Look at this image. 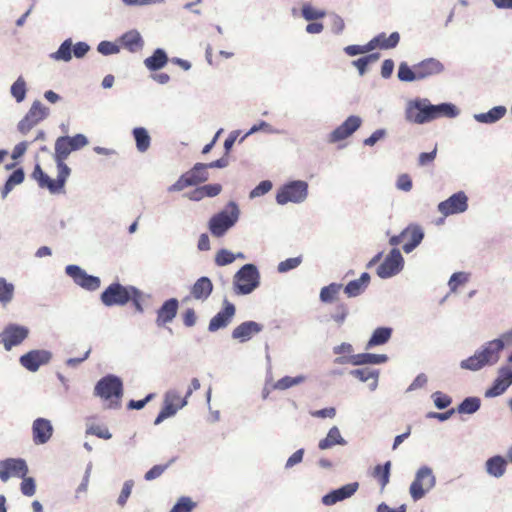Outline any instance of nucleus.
<instances>
[{
    "label": "nucleus",
    "instance_id": "1",
    "mask_svg": "<svg viewBox=\"0 0 512 512\" xmlns=\"http://www.w3.org/2000/svg\"><path fill=\"white\" fill-rule=\"evenodd\" d=\"M457 114L458 110L454 105L448 103L432 105L428 99L411 101L405 110L407 121L415 124H423L443 116L452 118Z\"/></svg>",
    "mask_w": 512,
    "mask_h": 512
},
{
    "label": "nucleus",
    "instance_id": "2",
    "mask_svg": "<svg viewBox=\"0 0 512 512\" xmlns=\"http://www.w3.org/2000/svg\"><path fill=\"white\" fill-rule=\"evenodd\" d=\"M504 348V343L501 339H495L487 342L480 351H477L473 356L462 360L460 363L461 368L476 371L485 365H493L498 362L500 352Z\"/></svg>",
    "mask_w": 512,
    "mask_h": 512
},
{
    "label": "nucleus",
    "instance_id": "3",
    "mask_svg": "<svg viewBox=\"0 0 512 512\" xmlns=\"http://www.w3.org/2000/svg\"><path fill=\"white\" fill-rule=\"evenodd\" d=\"M94 392L105 402L106 408L115 409L120 406L123 384L118 377L108 375L97 382Z\"/></svg>",
    "mask_w": 512,
    "mask_h": 512
},
{
    "label": "nucleus",
    "instance_id": "4",
    "mask_svg": "<svg viewBox=\"0 0 512 512\" xmlns=\"http://www.w3.org/2000/svg\"><path fill=\"white\" fill-rule=\"evenodd\" d=\"M239 208L235 202H229L225 209L211 217L209 230L214 237H222L239 218Z\"/></svg>",
    "mask_w": 512,
    "mask_h": 512
},
{
    "label": "nucleus",
    "instance_id": "5",
    "mask_svg": "<svg viewBox=\"0 0 512 512\" xmlns=\"http://www.w3.org/2000/svg\"><path fill=\"white\" fill-rule=\"evenodd\" d=\"M259 285V272L255 265L245 264L234 276L236 294H249Z\"/></svg>",
    "mask_w": 512,
    "mask_h": 512
},
{
    "label": "nucleus",
    "instance_id": "6",
    "mask_svg": "<svg viewBox=\"0 0 512 512\" xmlns=\"http://www.w3.org/2000/svg\"><path fill=\"white\" fill-rule=\"evenodd\" d=\"M208 178L209 173L205 170L204 163H196L190 170L183 173L174 184L168 187V192L182 191L187 187L203 183Z\"/></svg>",
    "mask_w": 512,
    "mask_h": 512
},
{
    "label": "nucleus",
    "instance_id": "7",
    "mask_svg": "<svg viewBox=\"0 0 512 512\" xmlns=\"http://www.w3.org/2000/svg\"><path fill=\"white\" fill-rule=\"evenodd\" d=\"M434 485L435 476L432 470L427 466L421 467L417 471L416 477L410 486L411 497L414 501L421 499Z\"/></svg>",
    "mask_w": 512,
    "mask_h": 512
},
{
    "label": "nucleus",
    "instance_id": "8",
    "mask_svg": "<svg viewBox=\"0 0 512 512\" xmlns=\"http://www.w3.org/2000/svg\"><path fill=\"white\" fill-rule=\"evenodd\" d=\"M133 286H122L112 283L101 294V301L105 306L125 305L130 301Z\"/></svg>",
    "mask_w": 512,
    "mask_h": 512
},
{
    "label": "nucleus",
    "instance_id": "9",
    "mask_svg": "<svg viewBox=\"0 0 512 512\" xmlns=\"http://www.w3.org/2000/svg\"><path fill=\"white\" fill-rule=\"evenodd\" d=\"M307 189L308 185L305 181H292L277 192L276 200L282 205L288 202H301L307 196Z\"/></svg>",
    "mask_w": 512,
    "mask_h": 512
},
{
    "label": "nucleus",
    "instance_id": "10",
    "mask_svg": "<svg viewBox=\"0 0 512 512\" xmlns=\"http://www.w3.org/2000/svg\"><path fill=\"white\" fill-rule=\"evenodd\" d=\"M186 395H181L175 390L167 391L164 395L163 407L156 417L154 424L158 425L165 419L175 415L178 410L183 408L187 404Z\"/></svg>",
    "mask_w": 512,
    "mask_h": 512
},
{
    "label": "nucleus",
    "instance_id": "11",
    "mask_svg": "<svg viewBox=\"0 0 512 512\" xmlns=\"http://www.w3.org/2000/svg\"><path fill=\"white\" fill-rule=\"evenodd\" d=\"M68 177V175L62 174V170H57V178L56 180H53L44 173L40 164H36L32 172V178L38 182V185L41 188H47L54 194L63 192Z\"/></svg>",
    "mask_w": 512,
    "mask_h": 512
},
{
    "label": "nucleus",
    "instance_id": "12",
    "mask_svg": "<svg viewBox=\"0 0 512 512\" xmlns=\"http://www.w3.org/2000/svg\"><path fill=\"white\" fill-rule=\"evenodd\" d=\"M48 108L40 101H35L25 117L18 123V130L22 134H27L34 126L46 118Z\"/></svg>",
    "mask_w": 512,
    "mask_h": 512
},
{
    "label": "nucleus",
    "instance_id": "13",
    "mask_svg": "<svg viewBox=\"0 0 512 512\" xmlns=\"http://www.w3.org/2000/svg\"><path fill=\"white\" fill-rule=\"evenodd\" d=\"M28 473V467L23 459L8 458L0 461V479L3 482L11 477L22 478Z\"/></svg>",
    "mask_w": 512,
    "mask_h": 512
},
{
    "label": "nucleus",
    "instance_id": "14",
    "mask_svg": "<svg viewBox=\"0 0 512 512\" xmlns=\"http://www.w3.org/2000/svg\"><path fill=\"white\" fill-rule=\"evenodd\" d=\"M402 267L403 257L397 248H393L377 268V275L383 279L389 278L399 273Z\"/></svg>",
    "mask_w": 512,
    "mask_h": 512
},
{
    "label": "nucleus",
    "instance_id": "15",
    "mask_svg": "<svg viewBox=\"0 0 512 512\" xmlns=\"http://www.w3.org/2000/svg\"><path fill=\"white\" fill-rule=\"evenodd\" d=\"M468 208V198L463 191L453 194L451 197L438 204V210L444 216L458 214Z\"/></svg>",
    "mask_w": 512,
    "mask_h": 512
},
{
    "label": "nucleus",
    "instance_id": "16",
    "mask_svg": "<svg viewBox=\"0 0 512 512\" xmlns=\"http://www.w3.org/2000/svg\"><path fill=\"white\" fill-rule=\"evenodd\" d=\"M65 270L66 274L70 276L77 285L86 290L95 291L100 287L101 282L98 277L88 275L77 265H68Z\"/></svg>",
    "mask_w": 512,
    "mask_h": 512
},
{
    "label": "nucleus",
    "instance_id": "17",
    "mask_svg": "<svg viewBox=\"0 0 512 512\" xmlns=\"http://www.w3.org/2000/svg\"><path fill=\"white\" fill-rule=\"evenodd\" d=\"M29 330L26 327L10 324L0 334L1 342L6 350L21 344L28 336Z\"/></svg>",
    "mask_w": 512,
    "mask_h": 512
},
{
    "label": "nucleus",
    "instance_id": "18",
    "mask_svg": "<svg viewBox=\"0 0 512 512\" xmlns=\"http://www.w3.org/2000/svg\"><path fill=\"white\" fill-rule=\"evenodd\" d=\"M361 123L362 120L360 117L355 115L349 116L340 126L329 134L328 142L337 143L347 139L361 126Z\"/></svg>",
    "mask_w": 512,
    "mask_h": 512
},
{
    "label": "nucleus",
    "instance_id": "19",
    "mask_svg": "<svg viewBox=\"0 0 512 512\" xmlns=\"http://www.w3.org/2000/svg\"><path fill=\"white\" fill-rule=\"evenodd\" d=\"M512 385V367L502 366L492 386L486 390L485 397L492 398L502 395Z\"/></svg>",
    "mask_w": 512,
    "mask_h": 512
},
{
    "label": "nucleus",
    "instance_id": "20",
    "mask_svg": "<svg viewBox=\"0 0 512 512\" xmlns=\"http://www.w3.org/2000/svg\"><path fill=\"white\" fill-rule=\"evenodd\" d=\"M72 151H74V149L70 147L68 136H61L56 140L54 158L57 164V170H62V174L68 176L71 170L65 164V160Z\"/></svg>",
    "mask_w": 512,
    "mask_h": 512
},
{
    "label": "nucleus",
    "instance_id": "21",
    "mask_svg": "<svg viewBox=\"0 0 512 512\" xmlns=\"http://www.w3.org/2000/svg\"><path fill=\"white\" fill-rule=\"evenodd\" d=\"M236 312L234 304L224 300L223 308L210 320L208 329L215 332L221 328H225L231 322Z\"/></svg>",
    "mask_w": 512,
    "mask_h": 512
},
{
    "label": "nucleus",
    "instance_id": "22",
    "mask_svg": "<svg viewBox=\"0 0 512 512\" xmlns=\"http://www.w3.org/2000/svg\"><path fill=\"white\" fill-rule=\"evenodd\" d=\"M51 354L45 350H32L20 357V363L27 370L35 372L41 365L48 363Z\"/></svg>",
    "mask_w": 512,
    "mask_h": 512
},
{
    "label": "nucleus",
    "instance_id": "23",
    "mask_svg": "<svg viewBox=\"0 0 512 512\" xmlns=\"http://www.w3.org/2000/svg\"><path fill=\"white\" fill-rule=\"evenodd\" d=\"M33 442L36 445L47 443L53 435V426L50 420L37 418L32 424Z\"/></svg>",
    "mask_w": 512,
    "mask_h": 512
},
{
    "label": "nucleus",
    "instance_id": "24",
    "mask_svg": "<svg viewBox=\"0 0 512 512\" xmlns=\"http://www.w3.org/2000/svg\"><path fill=\"white\" fill-rule=\"evenodd\" d=\"M179 303L175 298L166 300L157 310L156 324L159 327L171 322L177 315Z\"/></svg>",
    "mask_w": 512,
    "mask_h": 512
},
{
    "label": "nucleus",
    "instance_id": "25",
    "mask_svg": "<svg viewBox=\"0 0 512 512\" xmlns=\"http://www.w3.org/2000/svg\"><path fill=\"white\" fill-rule=\"evenodd\" d=\"M358 487L359 484L357 482L346 484L341 488L333 490L330 493L326 494L322 498V502L324 505L327 506L334 505L339 501L351 497L357 491Z\"/></svg>",
    "mask_w": 512,
    "mask_h": 512
},
{
    "label": "nucleus",
    "instance_id": "26",
    "mask_svg": "<svg viewBox=\"0 0 512 512\" xmlns=\"http://www.w3.org/2000/svg\"><path fill=\"white\" fill-rule=\"evenodd\" d=\"M263 326L255 321H246L238 325L232 331V337L240 342L250 340L253 335L261 332Z\"/></svg>",
    "mask_w": 512,
    "mask_h": 512
},
{
    "label": "nucleus",
    "instance_id": "27",
    "mask_svg": "<svg viewBox=\"0 0 512 512\" xmlns=\"http://www.w3.org/2000/svg\"><path fill=\"white\" fill-rule=\"evenodd\" d=\"M212 291V281L208 277L203 276L197 279L190 288V297L203 302L209 298Z\"/></svg>",
    "mask_w": 512,
    "mask_h": 512
},
{
    "label": "nucleus",
    "instance_id": "28",
    "mask_svg": "<svg viewBox=\"0 0 512 512\" xmlns=\"http://www.w3.org/2000/svg\"><path fill=\"white\" fill-rule=\"evenodd\" d=\"M415 66L419 80L440 74L444 70V65L434 58L425 59Z\"/></svg>",
    "mask_w": 512,
    "mask_h": 512
},
{
    "label": "nucleus",
    "instance_id": "29",
    "mask_svg": "<svg viewBox=\"0 0 512 512\" xmlns=\"http://www.w3.org/2000/svg\"><path fill=\"white\" fill-rule=\"evenodd\" d=\"M405 243L403 245V250L405 253H410L415 247H417L423 237V230L417 225H410L406 229H404Z\"/></svg>",
    "mask_w": 512,
    "mask_h": 512
},
{
    "label": "nucleus",
    "instance_id": "30",
    "mask_svg": "<svg viewBox=\"0 0 512 512\" xmlns=\"http://www.w3.org/2000/svg\"><path fill=\"white\" fill-rule=\"evenodd\" d=\"M400 41V35L398 32H392L389 36L385 33H380L375 36L373 39L369 41L371 45H373V50L375 48L387 50L395 48Z\"/></svg>",
    "mask_w": 512,
    "mask_h": 512
},
{
    "label": "nucleus",
    "instance_id": "31",
    "mask_svg": "<svg viewBox=\"0 0 512 512\" xmlns=\"http://www.w3.org/2000/svg\"><path fill=\"white\" fill-rule=\"evenodd\" d=\"M121 45L130 52H137L143 48L144 41L140 33L136 30L126 32L120 38Z\"/></svg>",
    "mask_w": 512,
    "mask_h": 512
},
{
    "label": "nucleus",
    "instance_id": "32",
    "mask_svg": "<svg viewBox=\"0 0 512 512\" xmlns=\"http://www.w3.org/2000/svg\"><path fill=\"white\" fill-rule=\"evenodd\" d=\"M370 282V275L368 273H362L359 279L350 281L344 289V292L349 297H356L360 295L368 286Z\"/></svg>",
    "mask_w": 512,
    "mask_h": 512
},
{
    "label": "nucleus",
    "instance_id": "33",
    "mask_svg": "<svg viewBox=\"0 0 512 512\" xmlns=\"http://www.w3.org/2000/svg\"><path fill=\"white\" fill-rule=\"evenodd\" d=\"M346 441L341 436L340 430L338 427L333 426L327 433V436L319 441L318 447L321 450L329 449L335 445H345Z\"/></svg>",
    "mask_w": 512,
    "mask_h": 512
},
{
    "label": "nucleus",
    "instance_id": "34",
    "mask_svg": "<svg viewBox=\"0 0 512 512\" xmlns=\"http://www.w3.org/2000/svg\"><path fill=\"white\" fill-rule=\"evenodd\" d=\"M387 359V356L384 354L360 353L352 355L350 357V362L353 365L380 364L386 362Z\"/></svg>",
    "mask_w": 512,
    "mask_h": 512
},
{
    "label": "nucleus",
    "instance_id": "35",
    "mask_svg": "<svg viewBox=\"0 0 512 512\" xmlns=\"http://www.w3.org/2000/svg\"><path fill=\"white\" fill-rule=\"evenodd\" d=\"M167 61L168 57L164 50L156 49L152 56L145 59L144 63L149 70L155 71L164 67Z\"/></svg>",
    "mask_w": 512,
    "mask_h": 512
},
{
    "label": "nucleus",
    "instance_id": "36",
    "mask_svg": "<svg viewBox=\"0 0 512 512\" xmlns=\"http://www.w3.org/2000/svg\"><path fill=\"white\" fill-rule=\"evenodd\" d=\"M392 329L388 327H379L377 328L370 340L367 343V349H370L374 346L383 345L391 338Z\"/></svg>",
    "mask_w": 512,
    "mask_h": 512
},
{
    "label": "nucleus",
    "instance_id": "37",
    "mask_svg": "<svg viewBox=\"0 0 512 512\" xmlns=\"http://www.w3.org/2000/svg\"><path fill=\"white\" fill-rule=\"evenodd\" d=\"M506 460L501 456H494L487 460V472L494 477H501L506 470Z\"/></svg>",
    "mask_w": 512,
    "mask_h": 512
},
{
    "label": "nucleus",
    "instance_id": "38",
    "mask_svg": "<svg viewBox=\"0 0 512 512\" xmlns=\"http://www.w3.org/2000/svg\"><path fill=\"white\" fill-rule=\"evenodd\" d=\"M505 113L506 108L504 106H496L486 113L475 115V118L478 122L481 123H494L501 119Z\"/></svg>",
    "mask_w": 512,
    "mask_h": 512
},
{
    "label": "nucleus",
    "instance_id": "39",
    "mask_svg": "<svg viewBox=\"0 0 512 512\" xmlns=\"http://www.w3.org/2000/svg\"><path fill=\"white\" fill-rule=\"evenodd\" d=\"M72 46V40L66 39L57 51L50 54V57L55 61L69 62L72 59Z\"/></svg>",
    "mask_w": 512,
    "mask_h": 512
},
{
    "label": "nucleus",
    "instance_id": "40",
    "mask_svg": "<svg viewBox=\"0 0 512 512\" xmlns=\"http://www.w3.org/2000/svg\"><path fill=\"white\" fill-rule=\"evenodd\" d=\"M342 289L341 284L331 283L325 286L320 291V300L323 303H332L338 299L339 293Z\"/></svg>",
    "mask_w": 512,
    "mask_h": 512
},
{
    "label": "nucleus",
    "instance_id": "41",
    "mask_svg": "<svg viewBox=\"0 0 512 512\" xmlns=\"http://www.w3.org/2000/svg\"><path fill=\"white\" fill-rule=\"evenodd\" d=\"M136 141V147L140 152H145L150 147L151 138L147 130L143 127H137L133 130Z\"/></svg>",
    "mask_w": 512,
    "mask_h": 512
},
{
    "label": "nucleus",
    "instance_id": "42",
    "mask_svg": "<svg viewBox=\"0 0 512 512\" xmlns=\"http://www.w3.org/2000/svg\"><path fill=\"white\" fill-rule=\"evenodd\" d=\"M390 466V461H387L384 465H377L374 468L373 477L377 479L382 489L389 483Z\"/></svg>",
    "mask_w": 512,
    "mask_h": 512
},
{
    "label": "nucleus",
    "instance_id": "43",
    "mask_svg": "<svg viewBox=\"0 0 512 512\" xmlns=\"http://www.w3.org/2000/svg\"><path fill=\"white\" fill-rule=\"evenodd\" d=\"M481 405V401L477 397H468L465 398L461 404L458 406V412L463 414H473L475 413Z\"/></svg>",
    "mask_w": 512,
    "mask_h": 512
},
{
    "label": "nucleus",
    "instance_id": "44",
    "mask_svg": "<svg viewBox=\"0 0 512 512\" xmlns=\"http://www.w3.org/2000/svg\"><path fill=\"white\" fill-rule=\"evenodd\" d=\"M304 380H305L304 376H297V377L285 376V377L279 379L278 381H276L272 385V389H274V390H286V389H288L290 387H293L295 385H298V384L304 382Z\"/></svg>",
    "mask_w": 512,
    "mask_h": 512
},
{
    "label": "nucleus",
    "instance_id": "45",
    "mask_svg": "<svg viewBox=\"0 0 512 512\" xmlns=\"http://www.w3.org/2000/svg\"><path fill=\"white\" fill-rule=\"evenodd\" d=\"M379 59V54L378 53H372V54H369V55H366L364 57H361L357 60H354L352 62V64L358 69L359 71V74L361 76H363L366 71H367V67L376 62L377 60Z\"/></svg>",
    "mask_w": 512,
    "mask_h": 512
},
{
    "label": "nucleus",
    "instance_id": "46",
    "mask_svg": "<svg viewBox=\"0 0 512 512\" xmlns=\"http://www.w3.org/2000/svg\"><path fill=\"white\" fill-rule=\"evenodd\" d=\"M398 78L404 82H412L415 80H419L416 66H414V68L411 69L406 63H401L398 69Z\"/></svg>",
    "mask_w": 512,
    "mask_h": 512
},
{
    "label": "nucleus",
    "instance_id": "47",
    "mask_svg": "<svg viewBox=\"0 0 512 512\" xmlns=\"http://www.w3.org/2000/svg\"><path fill=\"white\" fill-rule=\"evenodd\" d=\"M24 180V172L22 169L15 170L7 179L3 193L8 194L16 185L21 184Z\"/></svg>",
    "mask_w": 512,
    "mask_h": 512
},
{
    "label": "nucleus",
    "instance_id": "48",
    "mask_svg": "<svg viewBox=\"0 0 512 512\" xmlns=\"http://www.w3.org/2000/svg\"><path fill=\"white\" fill-rule=\"evenodd\" d=\"M11 94L17 102L24 100L26 96V82L23 77H18V79L12 84Z\"/></svg>",
    "mask_w": 512,
    "mask_h": 512
},
{
    "label": "nucleus",
    "instance_id": "49",
    "mask_svg": "<svg viewBox=\"0 0 512 512\" xmlns=\"http://www.w3.org/2000/svg\"><path fill=\"white\" fill-rule=\"evenodd\" d=\"M325 15V11L318 10L310 4H305L302 7V16L308 21L324 18Z\"/></svg>",
    "mask_w": 512,
    "mask_h": 512
},
{
    "label": "nucleus",
    "instance_id": "50",
    "mask_svg": "<svg viewBox=\"0 0 512 512\" xmlns=\"http://www.w3.org/2000/svg\"><path fill=\"white\" fill-rule=\"evenodd\" d=\"M86 433L105 440H108L112 437L106 426L94 423L87 427Z\"/></svg>",
    "mask_w": 512,
    "mask_h": 512
},
{
    "label": "nucleus",
    "instance_id": "51",
    "mask_svg": "<svg viewBox=\"0 0 512 512\" xmlns=\"http://www.w3.org/2000/svg\"><path fill=\"white\" fill-rule=\"evenodd\" d=\"M14 286L6 282L5 279L0 278V302L6 304L11 301L13 297Z\"/></svg>",
    "mask_w": 512,
    "mask_h": 512
},
{
    "label": "nucleus",
    "instance_id": "52",
    "mask_svg": "<svg viewBox=\"0 0 512 512\" xmlns=\"http://www.w3.org/2000/svg\"><path fill=\"white\" fill-rule=\"evenodd\" d=\"M469 280V274L466 272L454 273L448 282L449 288L452 292H455L459 286L464 285Z\"/></svg>",
    "mask_w": 512,
    "mask_h": 512
},
{
    "label": "nucleus",
    "instance_id": "53",
    "mask_svg": "<svg viewBox=\"0 0 512 512\" xmlns=\"http://www.w3.org/2000/svg\"><path fill=\"white\" fill-rule=\"evenodd\" d=\"M196 506L189 497H181L170 512H191Z\"/></svg>",
    "mask_w": 512,
    "mask_h": 512
},
{
    "label": "nucleus",
    "instance_id": "54",
    "mask_svg": "<svg viewBox=\"0 0 512 512\" xmlns=\"http://www.w3.org/2000/svg\"><path fill=\"white\" fill-rule=\"evenodd\" d=\"M236 256L227 249L219 250L215 255V263L218 266H225L234 262Z\"/></svg>",
    "mask_w": 512,
    "mask_h": 512
},
{
    "label": "nucleus",
    "instance_id": "55",
    "mask_svg": "<svg viewBox=\"0 0 512 512\" xmlns=\"http://www.w3.org/2000/svg\"><path fill=\"white\" fill-rule=\"evenodd\" d=\"M373 50V45L369 42L365 45H349L345 47L344 51L349 56H355L358 54H364Z\"/></svg>",
    "mask_w": 512,
    "mask_h": 512
},
{
    "label": "nucleus",
    "instance_id": "56",
    "mask_svg": "<svg viewBox=\"0 0 512 512\" xmlns=\"http://www.w3.org/2000/svg\"><path fill=\"white\" fill-rule=\"evenodd\" d=\"M22 482H21V485H20V489H21V492L22 494H24L25 496H33L35 494V491H36V485H35V481L33 478L31 477H22Z\"/></svg>",
    "mask_w": 512,
    "mask_h": 512
},
{
    "label": "nucleus",
    "instance_id": "57",
    "mask_svg": "<svg viewBox=\"0 0 512 512\" xmlns=\"http://www.w3.org/2000/svg\"><path fill=\"white\" fill-rule=\"evenodd\" d=\"M351 374L363 382H366L369 379H377V374L369 368L355 369L351 371Z\"/></svg>",
    "mask_w": 512,
    "mask_h": 512
},
{
    "label": "nucleus",
    "instance_id": "58",
    "mask_svg": "<svg viewBox=\"0 0 512 512\" xmlns=\"http://www.w3.org/2000/svg\"><path fill=\"white\" fill-rule=\"evenodd\" d=\"M301 261H302L301 257L288 258L279 263L278 271L281 273H284L289 270H292V269L298 267L300 265Z\"/></svg>",
    "mask_w": 512,
    "mask_h": 512
},
{
    "label": "nucleus",
    "instance_id": "59",
    "mask_svg": "<svg viewBox=\"0 0 512 512\" xmlns=\"http://www.w3.org/2000/svg\"><path fill=\"white\" fill-rule=\"evenodd\" d=\"M97 50L103 55H111L119 52V47L109 41H102L98 44Z\"/></svg>",
    "mask_w": 512,
    "mask_h": 512
},
{
    "label": "nucleus",
    "instance_id": "60",
    "mask_svg": "<svg viewBox=\"0 0 512 512\" xmlns=\"http://www.w3.org/2000/svg\"><path fill=\"white\" fill-rule=\"evenodd\" d=\"M271 188H272V183L270 181H268V180L262 181L250 192V197L251 198L260 197V196L266 194L267 192H269L271 190Z\"/></svg>",
    "mask_w": 512,
    "mask_h": 512
},
{
    "label": "nucleus",
    "instance_id": "61",
    "mask_svg": "<svg viewBox=\"0 0 512 512\" xmlns=\"http://www.w3.org/2000/svg\"><path fill=\"white\" fill-rule=\"evenodd\" d=\"M433 399L434 404L438 409H445L451 404V398L439 391L433 394Z\"/></svg>",
    "mask_w": 512,
    "mask_h": 512
},
{
    "label": "nucleus",
    "instance_id": "62",
    "mask_svg": "<svg viewBox=\"0 0 512 512\" xmlns=\"http://www.w3.org/2000/svg\"><path fill=\"white\" fill-rule=\"evenodd\" d=\"M68 141L70 147H72L74 150L81 149L88 144V140L83 134H76L72 137L68 136Z\"/></svg>",
    "mask_w": 512,
    "mask_h": 512
},
{
    "label": "nucleus",
    "instance_id": "63",
    "mask_svg": "<svg viewBox=\"0 0 512 512\" xmlns=\"http://www.w3.org/2000/svg\"><path fill=\"white\" fill-rule=\"evenodd\" d=\"M168 464L165 465H155L149 471L146 472L144 478L147 481L154 480L160 477L164 471L167 469Z\"/></svg>",
    "mask_w": 512,
    "mask_h": 512
},
{
    "label": "nucleus",
    "instance_id": "64",
    "mask_svg": "<svg viewBox=\"0 0 512 512\" xmlns=\"http://www.w3.org/2000/svg\"><path fill=\"white\" fill-rule=\"evenodd\" d=\"M396 187L399 190L408 192L412 189V180L408 174H401L397 178Z\"/></svg>",
    "mask_w": 512,
    "mask_h": 512
}]
</instances>
